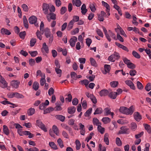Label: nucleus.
Listing matches in <instances>:
<instances>
[{
    "label": "nucleus",
    "mask_w": 151,
    "mask_h": 151,
    "mask_svg": "<svg viewBox=\"0 0 151 151\" xmlns=\"http://www.w3.org/2000/svg\"><path fill=\"white\" fill-rule=\"evenodd\" d=\"M133 106H131L129 108L125 106H121L119 109V111L122 113L127 115H132L134 111Z\"/></svg>",
    "instance_id": "1"
},
{
    "label": "nucleus",
    "mask_w": 151,
    "mask_h": 151,
    "mask_svg": "<svg viewBox=\"0 0 151 151\" xmlns=\"http://www.w3.org/2000/svg\"><path fill=\"white\" fill-rule=\"evenodd\" d=\"M49 10L50 13L46 15L47 19L49 22L51 21V20H55L56 19V14L53 13L55 11V8L53 5H52L50 8Z\"/></svg>",
    "instance_id": "2"
},
{
    "label": "nucleus",
    "mask_w": 151,
    "mask_h": 151,
    "mask_svg": "<svg viewBox=\"0 0 151 151\" xmlns=\"http://www.w3.org/2000/svg\"><path fill=\"white\" fill-rule=\"evenodd\" d=\"M42 32V34L44 32L45 35L47 38H49V43H51L53 40V36L51 33L50 29L48 28H46Z\"/></svg>",
    "instance_id": "3"
},
{
    "label": "nucleus",
    "mask_w": 151,
    "mask_h": 151,
    "mask_svg": "<svg viewBox=\"0 0 151 151\" xmlns=\"http://www.w3.org/2000/svg\"><path fill=\"white\" fill-rule=\"evenodd\" d=\"M37 18L35 16H31L29 19V22L30 24H34L35 26L38 27V23L37 22Z\"/></svg>",
    "instance_id": "4"
},
{
    "label": "nucleus",
    "mask_w": 151,
    "mask_h": 151,
    "mask_svg": "<svg viewBox=\"0 0 151 151\" xmlns=\"http://www.w3.org/2000/svg\"><path fill=\"white\" fill-rule=\"evenodd\" d=\"M50 9L49 5L47 3H43L42 5V10L44 13L47 15L49 14Z\"/></svg>",
    "instance_id": "5"
},
{
    "label": "nucleus",
    "mask_w": 151,
    "mask_h": 151,
    "mask_svg": "<svg viewBox=\"0 0 151 151\" xmlns=\"http://www.w3.org/2000/svg\"><path fill=\"white\" fill-rule=\"evenodd\" d=\"M37 125L42 130H43L45 132H47V130L45 125L42 123V122L39 120L37 121Z\"/></svg>",
    "instance_id": "6"
},
{
    "label": "nucleus",
    "mask_w": 151,
    "mask_h": 151,
    "mask_svg": "<svg viewBox=\"0 0 151 151\" xmlns=\"http://www.w3.org/2000/svg\"><path fill=\"white\" fill-rule=\"evenodd\" d=\"M133 117L135 120L139 122L142 119V116L140 113L137 112H135L133 114Z\"/></svg>",
    "instance_id": "7"
},
{
    "label": "nucleus",
    "mask_w": 151,
    "mask_h": 151,
    "mask_svg": "<svg viewBox=\"0 0 151 151\" xmlns=\"http://www.w3.org/2000/svg\"><path fill=\"white\" fill-rule=\"evenodd\" d=\"M77 38L76 36H73L70 40L69 42L70 45L72 47H74L75 45L76 42L77 41Z\"/></svg>",
    "instance_id": "8"
},
{
    "label": "nucleus",
    "mask_w": 151,
    "mask_h": 151,
    "mask_svg": "<svg viewBox=\"0 0 151 151\" xmlns=\"http://www.w3.org/2000/svg\"><path fill=\"white\" fill-rule=\"evenodd\" d=\"M124 82L125 84L129 86L131 89L133 90L135 89V87L134 83L131 81L129 80H127L125 81Z\"/></svg>",
    "instance_id": "9"
},
{
    "label": "nucleus",
    "mask_w": 151,
    "mask_h": 151,
    "mask_svg": "<svg viewBox=\"0 0 151 151\" xmlns=\"http://www.w3.org/2000/svg\"><path fill=\"white\" fill-rule=\"evenodd\" d=\"M78 125L80 127L79 129L80 130L81 134L83 135H84L86 132L84 125L82 124L81 123L78 124Z\"/></svg>",
    "instance_id": "10"
},
{
    "label": "nucleus",
    "mask_w": 151,
    "mask_h": 151,
    "mask_svg": "<svg viewBox=\"0 0 151 151\" xmlns=\"http://www.w3.org/2000/svg\"><path fill=\"white\" fill-rule=\"evenodd\" d=\"M0 82L2 84L0 86L1 88H4L7 87V83L3 77L0 79Z\"/></svg>",
    "instance_id": "11"
},
{
    "label": "nucleus",
    "mask_w": 151,
    "mask_h": 151,
    "mask_svg": "<svg viewBox=\"0 0 151 151\" xmlns=\"http://www.w3.org/2000/svg\"><path fill=\"white\" fill-rule=\"evenodd\" d=\"M19 83V81L13 80L11 82V84L13 88H17L18 87Z\"/></svg>",
    "instance_id": "12"
},
{
    "label": "nucleus",
    "mask_w": 151,
    "mask_h": 151,
    "mask_svg": "<svg viewBox=\"0 0 151 151\" xmlns=\"http://www.w3.org/2000/svg\"><path fill=\"white\" fill-rule=\"evenodd\" d=\"M104 70L102 71L104 74H106L107 73H109L111 69V67L110 65L105 64L104 66Z\"/></svg>",
    "instance_id": "13"
},
{
    "label": "nucleus",
    "mask_w": 151,
    "mask_h": 151,
    "mask_svg": "<svg viewBox=\"0 0 151 151\" xmlns=\"http://www.w3.org/2000/svg\"><path fill=\"white\" fill-rule=\"evenodd\" d=\"M1 33L2 35H9L11 34V32L9 30L4 28L1 29Z\"/></svg>",
    "instance_id": "14"
},
{
    "label": "nucleus",
    "mask_w": 151,
    "mask_h": 151,
    "mask_svg": "<svg viewBox=\"0 0 151 151\" xmlns=\"http://www.w3.org/2000/svg\"><path fill=\"white\" fill-rule=\"evenodd\" d=\"M76 108L74 106L69 107L68 109V112L70 114H74L76 111Z\"/></svg>",
    "instance_id": "15"
},
{
    "label": "nucleus",
    "mask_w": 151,
    "mask_h": 151,
    "mask_svg": "<svg viewBox=\"0 0 151 151\" xmlns=\"http://www.w3.org/2000/svg\"><path fill=\"white\" fill-rule=\"evenodd\" d=\"M109 93L108 91L105 89L101 90L99 93L101 96H107Z\"/></svg>",
    "instance_id": "16"
},
{
    "label": "nucleus",
    "mask_w": 151,
    "mask_h": 151,
    "mask_svg": "<svg viewBox=\"0 0 151 151\" xmlns=\"http://www.w3.org/2000/svg\"><path fill=\"white\" fill-rule=\"evenodd\" d=\"M52 130L53 132L57 136L59 135V130L57 127L55 125H53L52 127Z\"/></svg>",
    "instance_id": "17"
},
{
    "label": "nucleus",
    "mask_w": 151,
    "mask_h": 151,
    "mask_svg": "<svg viewBox=\"0 0 151 151\" xmlns=\"http://www.w3.org/2000/svg\"><path fill=\"white\" fill-rule=\"evenodd\" d=\"M121 130L119 131L120 134H126L127 133L128 129L125 127H122L120 128Z\"/></svg>",
    "instance_id": "18"
},
{
    "label": "nucleus",
    "mask_w": 151,
    "mask_h": 151,
    "mask_svg": "<svg viewBox=\"0 0 151 151\" xmlns=\"http://www.w3.org/2000/svg\"><path fill=\"white\" fill-rule=\"evenodd\" d=\"M3 131L4 133L6 135H8L9 134V131L7 127L4 125L3 126Z\"/></svg>",
    "instance_id": "19"
},
{
    "label": "nucleus",
    "mask_w": 151,
    "mask_h": 151,
    "mask_svg": "<svg viewBox=\"0 0 151 151\" xmlns=\"http://www.w3.org/2000/svg\"><path fill=\"white\" fill-rule=\"evenodd\" d=\"M72 3L73 5L77 7H79L81 4V2L80 0H73Z\"/></svg>",
    "instance_id": "20"
},
{
    "label": "nucleus",
    "mask_w": 151,
    "mask_h": 151,
    "mask_svg": "<svg viewBox=\"0 0 151 151\" xmlns=\"http://www.w3.org/2000/svg\"><path fill=\"white\" fill-rule=\"evenodd\" d=\"M115 43L116 45L119 48L122 49L123 50L126 51H128V49L126 47L118 42H116Z\"/></svg>",
    "instance_id": "21"
},
{
    "label": "nucleus",
    "mask_w": 151,
    "mask_h": 151,
    "mask_svg": "<svg viewBox=\"0 0 151 151\" xmlns=\"http://www.w3.org/2000/svg\"><path fill=\"white\" fill-rule=\"evenodd\" d=\"M23 24L25 27L27 29L29 27L28 23L26 17L25 16L23 17Z\"/></svg>",
    "instance_id": "22"
},
{
    "label": "nucleus",
    "mask_w": 151,
    "mask_h": 151,
    "mask_svg": "<svg viewBox=\"0 0 151 151\" xmlns=\"http://www.w3.org/2000/svg\"><path fill=\"white\" fill-rule=\"evenodd\" d=\"M117 95V92H112L109 94V96L110 98L113 99H115L116 98Z\"/></svg>",
    "instance_id": "23"
},
{
    "label": "nucleus",
    "mask_w": 151,
    "mask_h": 151,
    "mask_svg": "<svg viewBox=\"0 0 151 151\" xmlns=\"http://www.w3.org/2000/svg\"><path fill=\"white\" fill-rule=\"evenodd\" d=\"M109 134L107 133L105 134L104 137V141L106 145H108L109 144Z\"/></svg>",
    "instance_id": "24"
},
{
    "label": "nucleus",
    "mask_w": 151,
    "mask_h": 151,
    "mask_svg": "<svg viewBox=\"0 0 151 151\" xmlns=\"http://www.w3.org/2000/svg\"><path fill=\"white\" fill-rule=\"evenodd\" d=\"M81 12L82 14L83 15H85L87 11V10L86 9V6L85 4H83L81 8Z\"/></svg>",
    "instance_id": "25"
},
{
    "label": "nucleus",
    "mask_w": 151,
    "mask_h": 151,
    "mask_svg": "<svg viewBox=\"0 0 151 151\" xmlns=\"http://www.w3.org/2000/svg\"><path fill=\"white\" fill-rule=\"evenodd\" d=\"M103 31L105 35L106 39L109 42H111V38H110L109 35L107 33V30H106V29L105 27H103Z\"/></svg>",
    "instance_id": "26"
},
{
    "label": "nucleus",
    "mask_w": 151,
    "mask_h": 151,
    "mask_svg": "<svg viewBox=\"0 0 151 151\" xmlns=\"http://www.w3.org/2000/svg\"><path fill=\"white\" fill-rule=\"evenodd\" d=\"M61 127L64 129L68 130L69 132L72 131V129L69 126L65 124H61Z\"/></svg>",
    "instance_id": "27"
},
{
    "label": "nucleus",
    "mask_w": 151,
    "mask_h": 151,
    "mask_svg": "<svg viewBox=\"0 0 151 151\" xmlns=\"http://www.w3.org/2000/svg\"><path fill=\"white\" fill-rule=\"evenodd\" d=\"M143 125L145 129L147 131V132L149 134L151 133V129L150 126L146 124H144Z\"/></svg>",
    "instance_id": "28"
},
{
    "label": "nucleus",
    "mask_w": 151,
    "mask_h": 151,
    "mask_svg": "<svg viewBox=\"0 0 151 151\" xmlns=\"http://www.w3.org/2000/svg\"><path fill=\"white\" fill-rule=\"evenodd\" d=\"M102 121L104 124H107L110 122L111 119L108 117H105L102 119Z\"/></svg>",
    "instance_id": "29"
},
{
    "label": "nucleus",
    "mask_w": 151,
    "mask_h": 151,
    "mask_svg": "<svg viewBox=\"0 0 151 151\" xmlns=\"http://www.w3.org/2000/svg\"><path fill=\"white\" fill-rule=\"evenodd\" d=\"M35 109L33 108H31L28 109L27 113L28 115L31 116L33 114L35 113Z\"/></svg>",
    "instance_id": "30"
},
{
    "label": "nucleus",
    "mask_w": 151,
    "mask_h": 151,
    "mask_svg": "<svg viewBox=\"0 0 151 151\" xmlns=\"http://www.w3.org/2000/svg\"><path fill=\"white\" fill-rule=\"evenodd\" d=\"M74 23L73 21H70L67 26V29L69 31L72 29L73 27Z\"/></svg>",
    "instance_id": "31"
},
{
    "label": "nucleus",
    "mask_w": 151,
    "mask_h": 151,
    "mask_svg": "<svg viewBox=\"0 0 151 151\" xmlns=\"http://www.w3.org/2000/svg\"><path fill=\"white\" fill-rule=\"evenodd\" d=\"M93 124L96 125L98 127L101 125V123L99 122V120L96 118H93Z\"/></svg>",
    "instance_id": "32"
},
{
    "label": "nucleus",
    "mask_w": 151,
    "mask_h": 151,
    "mask_svg": "<svg viewBox=\"0 0 151 151\" xmlns=\"http://www.w3.org/2000/svg\"><path fill=\"white\" fill-rule=\"evenodd\" d=\"M79 83H80L82 85H85L86 87H87V86H88L89 83V81L87 79H85L80 81Z\"/></svg>",
    "instance_id": "33"
},
{
    "label": "nucleus",
    "mask_w": 151,
    "mask_h": 151,
    "mask_svg": "<svg viewBox=\"0 0 151 151\" xmlns=\"http://www.w3.org/2000/svg\"><path fill=\"white\" fill-rule=\"evenodd\" d=\"M57 142L58 145L61 148H63L64 147V145L63 142L61 138H59L57 140Z\"/></svg>",
    "instance_id": "34"
},
{
    "label": "nucleus",
    "mask_w": 151,
    "mask_h": 151,
    "mask_svg": "<svg viewBox=\"0 0 151 151\" xmlns=\"http://www.w3.org/2000/svg\"><path fill=\"white\" fill-rule=\"evenodd\" d=\"M33 88L35 90H37L39 87V84L37 81H35L34 82L33 84Z\"/></svg>",
    "instance_id": "35"
},
{
    "label": "nucleus",
    "mask_w": 151,
    "mask_h": 151,
    "mask_svg": "<svg viewBox=\"0 0 151 151\" xmlns=\"http://www.w3.org/2000/svg\"><path fill=\"white\" fill-rule=\"evenodd\" d=\"M2 104L4 105H6V104H10L13 106H10L11 107L14 108L15 106H16L15 104H14L13 103H11L9 101H2L1 103Z\"/></svg>",
    "instance_id": "36"
},
{
    "label": "nucleus",
    "mask_w": 151,
    "mask_h": 151,
    "mask_svg": "<svg viewBox=\"0 0 151 151\" xmlns=\"http://www.w3.org/2000/svg\"><path fill=\"white\" fill-rule=\"evenodd\" d=\"M49 144L50 146L53 149L55 150L58 149L57 145L54 142H50Z\"/></svg>",
    "instance_id": "37"
},
{
    "label": "nucleus",
    "mask_w": 151,
    "mask_h": 151,
    "mask_svg": "<svg viewBox=\"0 0 151 151\" xmlns=\"http://www.w3.org/2000/svg\"><path fill=\"white\" fill-rule=\"evenodd\" d=\"M119 84L118 81H114L110 83V85L113 88H115L117 87Z\"/></svg>",
    "instance_id": "38"
},
{
    "label": "nucleus",
    "mask_w": 151,
    "mask_h": 151,
    "mask_svg": "<svg viewBox=\"0 0 151 151\" xmlns=\"http://www.w3.org/2000/svg\"><path fill=\"white\" fill-rule=\"evenodd\" d=\"M45 76H42V78H41L40 80V83L41 86H43L46 83V81L45 79Z\"/></svg>",
    "instance_id": "39"
},
{
    "label": "nucleus",
    "mask_w": 151,
    "mask_h": 151,
    "mask_svg": "<svg viewBox=\"0 0 151 151\" xmlns=\"http://www.w3.org/2000/svg\"><path fill=\"white\" fill-rule=\"evenodd\" d=\"M103 112L102 109L100 107L97 108L95 111L94 113V114H99Z\"/></svg>",
    "instance_id": "40"
},
{
    "label": "nucleus",
    "mask_w": 151,
    "mask_h": 151,
    "mask_svg": "<svg viewBox=\"0 0 151 151\" xmlns=\"http://www.w3.org/2000/svg\"><path fill=\"white\" fill-rule=\"evenodd\" d=\"M108 34L109 35L110 38V37H111L112 38H113L114 40H117L116 35L111 31L110 30L109 31V33Z\"/></svg>",
    "instance_id": "41"
},
{
    "label": "nucleus",
    "mask_w": 151,
    "mask_h": 151,
    "mask_svg": "<svg viewBox=\"0 0 151 151\" xmlns=\"http://www.w3.org/2000/svg\"><path fill=\"white\" fill-rule=\"evenodd\" d=\"M101 3L106 8V10H108V11H109L110 10V6L108 4L104 1H101Z\"/></svg>",
    "instance_id": "42"
},
{
    "label": "nucleus",
    "mask_w": 151,
    "mask_h": 151,
    "mask_svg": "<svg viewBox=\"0 0 151 151\" xmlns=\"http://www.w3.org/2000/svg\"><path fill=\"white\" fill-rule=\"evenodd\" d=\"M137 127V125L135 122H132L131 124V129L134 131H135Z\"/></svg>",
    "instance_id": "43"
},
{
    "label": "nucleus",
    "mask_w": 151,
    "mask_h": 151,
    "mask_svg": "<svg viewBox=\"0 0 151 151\" xmlns=\"http://www.w3.org/2000/svg\"><path fill=\"white\" fill-rule=\"evenodd\" d=\"M42 49H43L47 53L48 52L49 49L48 46L47 45L45 42H44L43 43L42 45Z\"/></svg>",
    "instance_id": "44"
},
{
    "label": "nucleus",
    "mask_w": 151,
    "mask_h": 151,
    "mask_svg": "<svg viewBox=\"0 0 151 151\" xmlns=\"http://www.w3.org/2000/svg\"><path fill=\"white\" fill-rule=\"evenodd\" d=\"M56 117L62 122L64 121L65 119L64 116L61 115H57L56 116Z\"/></svg>",
    "instance_id": "45"
},
{
    "label": "nucleus",
    "mask_w": 151,
    "mask_h": 151,
    "mask_svg": "<svg viewBox=\"0 0 151 151\" xmlns=\"http://www.w3.org/2000/svg\"><path fill=\"white\" fill-rule=\"evenodd\" d=\"M54 110V109L52 107H49L46 109L44 110V114H46L47 113H49L50 112L53 111Z\"/></svg>",
    "instance_id": "46"
},
{
    "label": "nucleus",
    "mask_w": 151,
    "mask_h": 151,
    "mask_svg": "<svg viewBox=\"0 0 151 151\" xmlns=\"http://www.w3.org/2000/svg\"><path fill=\"white\" fill-rule=\"evenodd\" d=\"M14 97L18 99H23L24 98V96L22 94L15 92Z\"/></svg>",
    "instance_id": "47"
},
{
    "label": "nucleus",
    "mask_w": 151,
    "mask_h": 151,
    "mask_svg": "<svg viewBox=\"0 0 151 151\" xmlns=\"http://www.w3.org/2000/svg\"><path fill=\"white\" fill-rule=\"evenodd\" d=\"M105 116H108L110 113V109L108 108H105L104 110Z\"/></svg>",
    "instance_id": "48"
},
{
    "label": "nucleus",
    "mask_w": 151,
    "mask_h": 151,
    "mask_svg": "<svg viewBox=\"0 0 151 151\" xmlns=\"http://www.w3.org/2000/svg\"><path fill=\"white\" fill-rule=\"evenodd\" d=\"M36 75L37 76H40L41 78H42L43 76H45V73H42L41 71L40 70H38L37 71Z\"/></svg>",
    "instance_id": "49"
},
{
    "label": "nucleus",
    "mask_w": 151,
    "mask_h": 151,
    "mask_svg": "<svg viewBox=\"0 0 151 151\" xmlns=\"http://www.w3.org/2000/svg\"><path fill=\"white\" fill-rule=\"evenodd\" d=\"M79 31V29L78 28H76L72 30L70 32V34L72 35H74L78 33Z\"/></svg>",
    "instance_id": "50"
},
{
    "label": "nucleus",
    "mask_w": 151,
    "mask_h": 151,
    "mask_svg": "<svg viewBox=\"0 0 151 151\" xmlns=\"http://www.w3.org/2000/svg\"><path fill=\"white\" fill-rule=\"evenodd\" d=\"M36 41V39L35 38H32L30 41V45L31 47L33 46Z\"/></svg>",
    "instance_id": "51"
},
{
    "label": "nucleus",
    "mask_w": 151,
    "mask_h": 151,
    "mask_svg": "<svg viewBox=\"0 0 151 151\" xmlns=\"http://www.w3.org/2000/svg\"><path fill=\"white\" fill-rule=\"evenodd\" d=\"M76 145V148L77 150H79L81 146V144L78 140H76L75 142Z\"/></svg>",
    "instance_id": "52"
},
{
    "label": "nucleus",
    "mask_w": 151,
    "mask_h": 151,
    "mask_svg": "<svg viewBox=\"0 0 151 151\" xmlns=\"http://www.w3.org/2000/svg\"><path fill=\"white\" fill-rule=\"evenodd\" d=\"M89 7L91 11L93 12H94L96 10L94 4H90L89 5Z\"/></svg>",
    "instance_id": "53"
},
{
    "label": "nucleus",
    "mask_w": 151,
    "mask_h": 151,
    "mask_svg": "<svg viewBox=\"0 0 151 151\" xmlns=\"http://www.w3.org/2000/svg\"><path fill=\"white\" fill-rule=\"evenodd\" d=\"M97 129L99 131L101 134H103L104 132V128L102 127L101 125H100L99 126H98L97 127Z\"/></svg>",
    "instance_id": "54"
},
{
    "label": "nucleus",
    "mask_w": 151,
    "mask_h": 151,
    "mask_svg": "<svg viewBox=\"0 0 151 151\" xmlns=\"http://www.w3.org/2000/svg\"><path fill=\"white\" fill-rule=\"evenodd\" d=\"M90 60L91 64L92 66L95 67L97 66V64L94 59L92 58H90Z\"/></svg>",
    "instance_id": "55"
},
{
    "label": "nucleus",
    "mask_w": 151,
    "mask_h": 151,
    "mask_svg": "<svg viewBox=\"0 0 151 151\" xmlns=\"http://www.w3.org/2000/svg\"><path fill=\"white\" fill-rule=\"evenodd\" d=\"M70 76L72 78L73 80H76L77 78L76 73L74 72H72L70 73Z\"/></svg>",
    "instance_id": "56"
},
{
    "label": "nucleus",
    "mask_w": 151,
    "mask_h": 151,
    "mask_svg": "<svg viewBox=\"0 0 151 151\" xmlns=\"http://www.w3.org/2000/svg\"><path fill=\"white\" fill-rule=\"evenodd\" d=\"M92 110V108H89L85 113V116H89L91 113Z\"/></svg>",
    "instance_id": "57"
},
{
    "label": "nucleus",
    "mask_w": 151,
    "mask_h": 151,
    "mask_svg": "<svg viewBox=\"0 0 151 151\" xmlns=\"http://www.w3.org/2000/svg\"><path fill=\"white\" fill-rule=\"evenodd\" d=\"M54 93V90L52 87L50 88L48 90V93L50 96L54 95L53 94Z\"/></svg>",
    "instance_id": "58"
},
{
    "label": "nucleus",
    "mask_w": 151,
    "mask_h": 151,
    "mask_svg": "<svg viewBox=\"0 0 151 151\" xmlns=\"http://www.w3.org/2000/svg\"><path fill=\"white\" fill-rule=\"evenodd\" d=\"M26 151H39V150L36 147L28 149L27 148H25Z\"/></svg>",
    "instance_id": "59"
},
{
    "label": "nucleus",
    "mask_w": 151,
    "mask_h": 151,
    "mask_svg": "<svg viewBox=\"0 0 151 151\" xmlns=\"http://www.w3.org/2000/svg\"><path fill=\"white\" fill-rule=\"evenodd\" d=\"M116 144L118 146H121L122 145L121 141L120 140V138L117 137L116 139Z\"/></svg>",
    "instance_id": "60"
},
{
    "label": "nucleus",
    "mask_w": 151,
    "mask_h": 151,
    "mask_svg": "<svg viewBox=\"0 0 151 151\" xmlns=\"http://www.w3.org/2000/svg\"><path fill=\"white\" fill-rule=\"evenodd\" d=\"M55 69L57 74L58 75L59 77H60L62 74V70L59 69V68H55Z\"/></svg>",
    "instance_id": "61"
},
{
    "label": "nucleus",
    "mask_w": 151,
    "mask_h": 151,
    "mask_svg": "<svg viewBox=\"0 0 151 151\" xmlns=\"http://www.w3.org/2000/svg\"><path fill=\"white\" fill-rule=\"evenodd\" d=\"M79 18L78 16H74L73 17V19L71 20L73 21V23L78 22L79 20Z\"/></svg>",
    "instance_id": "62"
},
{
    "label": "nucleus",
    "mask_w": 151,
    "mask_h": 151,
    "mask_svg": "<svg viewBox=\"0 0 151 151\" xmlns=\"http://www.w3.org/2000/svg\"><path fill=\"white\" fill-rule=\"evenodd\" d=\"M96 32L98 35L99 36L102 37H103V33L100 29H97L96 30Z\"/></svg>",
    "instance_id": "63"
},
{
    "label": "nucleus",
    "mask_w": 151,
    "mask_h": 151,
    "mask_svg": "<svg viewBox=\"0 0 151 151\" xmlns=\"http://www.w3.org/2000/svg\"><path fill=\"white\" fill-rule=\"evenodd\" d=\"M29 53L32 57H35L37 54V52L36 51H29Z\"/></svg>",
    "instance_id": "64"
}]
</instances>
